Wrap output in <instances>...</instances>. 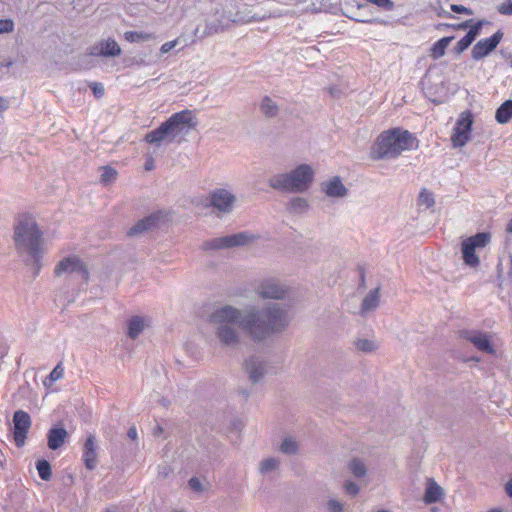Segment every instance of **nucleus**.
<instances>
[{
  "mask_svg": "<svg viewBox=\"0 0 512 512\" xmlns=\"http://www.w3.org/2000/svg\"><path fill=\"white\" fill-rule=\"evenodd\" d=\"M461 336L472 343L479 351L494 354L495 350L486 333L477 330H466L461 333Z\"/></svg>",
  "mask_w": 512,
  "mask_h": 512,
  "instance_id": "15",
  "label": "nucleus"
},
{
  "mask_svg": "<svg viewBox=\"0 0 512 512\" xmlns=\"http://www.w3.org/2000/svg\"><path fill=\"white\" fill-rule=\"evenodd\" d=\"M454 39L453 36L443 37L435 42L431 47V57L433 59H439L445 55L446 49Z\"/></svg>",
  "mask_w": 512,
  "mask_h": 512,
  "instance_id": "26",
  "label": "nucleus"
},
{
  "mask_svg": "<svg viewBox=\"0 0 512 512\" xmlns=\"http://www.w3.org/2000/svg\"><path fill=\"white\" fill-rule=\"evenodd\" d=\"M417 148L416 138L407 130L392 129L382 132L372 148L373 159H395L402 152Z\"/></svg>",
  "mask_w": 512,
  "mask_h": 512,
  "instance_id": "3",
  "label": "nucleus"
},
{
  "mask_svg": "<svg viewBox=\"0 0 512 512\" xmlns=\"http://www.w3.org/2000/svg\"><path fill=\"white\" fill-rule=\"evenodd\" d=\"M314 175V169L310 165L300 164L289 172L272 176L268 183L273 189L301 193L311 186Z\"/></svg>",
  "mask_w": 512,
  "mask_h": 512,
  "instance_id": "4",
  "label": "nucleus"
},
{
  "mask_svg": "<svg viewBox=\"0 0 512 512\" xmlns=\"http://www.w3.org/2000/svg\"><path fill=\"white\" fill-rule=\"evenodd\" d=\"M121 53V48L117 44L116 41L112 39H107L105 41H101L98 45L92 48V55H101V56H118Z\"/></svg>",
  "mask_w": 512,
  "mask_h": 512,
  "instance_id": "18",
  "label": "nucleus"
},
{
  "mask_svg": "<svg viewBox=\"0 0 512 512\" xmlns=\"http://www.w3.org/2000/svg\"><path fill=\"white\" fill-rule=\"evenodd\" d=\"M37 471L41 479L47 481L51 478V466L46 460H40L36 465Z\"/></svg>",
  "mask_w": 512,
  "mask_h": 512,
  "instance_id": "34",
  "label": "nucleus"
},
{
  "mask_svg": "<svg viewBox=\"0 0 512 512\" xmlns=\"http://www.w3.org/2000/svg\"><path fill=\"white\" fill-rule=\"evenodd\" d=\"M209 206L222 214L230 213L236 203L234 193L226 188H216L208 196Z\"/></svg>",
  "mask_w": 512,
  "mask_h": 512,
  "instance_id": "10",
  "label": "nucleus"
},
{
  "mask_svg": "<svg viewBox=\"0 0 512 512\" xmlns=\"http://www.w3.org/2000/svg\"><path fill=\"white\" fill-rule=\"evenodd\" d=\"M505 490L508 496L512 498V477L506 483Z\"/></svg>",
  "mask_w": 512,
  "mask_h": 512,
  "instance_id": "50",
  "label": "nucleus"
},
{
  "mask_svg": "<svg viewBox=\"0 0 512 512\" xmlns=\"http://www.w3.org/2000/svg\"><path fill=\"white\" fill-rule=\"evenodd\" d=\"M506 231L508 233H512V219L509 221V223L507 225V228H506Z\"/></svg>",
  "mask_w": 512,
  "mask_h": 512,
  "instance_id": "52",
  "label": "nucleus"
},
{
  "mask_svg": "<svg viewBox=\"0 0 512 512\" xmlns=\"http://www.w3.org/2000/svg\"><path fill=\"white\" fill-rule=\"evenodd\" d=\"M253 239V235L247 232H240L232 235H226L206 240L202 244V249L205 251H210L240 247L253 241Z\"/></svg>",
  "mask_w": 512,
  "mask_h": 512,
  "instance_id": "6",
  "label": "nucleus"
},
{
  "mask_svg": "<svg viewBox=\"0 0 512 512\" xmlns=\"http://www.w3.org/2000/svg\"><path fill=\"white\" fill-rule=\"evenodd\" d=\"M280 460L276 457H268L259 463V472L267 475L276 472L280 468Z\"/></svg>",
  "mask_w": 512,
  "mask_h": 512,
  "instance_id": "27",
  "label": "nucleus"
},
{
  "mask_svg": "<svg viewBox=\"0 0 512 512\" xmlns=\"http://www.w3.org/2000/svg\"><path fill=\"white\" fill-rule=\"evenodd\" d=\"M105 512H113V511H112V510H110V509H107V510H105Z\"/></svg>",
  "mask_w": 512,
  "mask_h": 512,
  "instance_id": "56",
  "label": "nucleus"
},
{
  "mask_svg": "<svg viewBox=\"0 0 512 512\" xmlns=\"http://www.w3.org/2000/svg\"><path fill=\"white\" fill-rule=\"evenodd\" d=\"M14 23L10 19H0V34L12 32Z\"/></svg>",
  "mask_w": 512,
  "mask_h": 512,
  "instance_id": "41",
  "label": "nucleus"
},
{
  "mask_svg": "<svg viewBox=\"0 0 512 512\" xmlns=\"http://www.w3.org/2000/svg\"><path fill=\"white\" fill-rule=\"evenodd\" d=\"M348 468L355 477L359 478L364 477L367 472L364 462L358 458L352 459L348 464Z\"/></svg>",
  "mask_w": 512,
  "mask_h": 512,
  "instance_id": "31",
  "label": "nucleus"
},
{
  "mask_svg": "<svg viewBox=\"0 0 512 512\" xmlns=\"http://www.w3.org/2000/svg\"><path fill=\"white\" fill-rule=\"evenodd\" d=\"M472 42H473V40L470 38V36H468L466 34L463 38H461L457 42L456 47H455L456 52L462 53L472 44Z\"/></svg>",
  "mask_w": 512,
  "mask_h": 512,
  "instance_id": "40",
  "label": "nucleus"
},
{
  "mask_svg": "<svg viewBox=\"0 0 512 512\" xmlns=\"http://www.w3.org/2000/svg\"><path fill=\"white\" fill-rule=\"evenodd\" d=\"M472 124L473 116L469 110L459 115L451 135V143L454 148L463 147L470 141Z\"/></svg>",
  "mask_w": 512,
  "mask_h": 512,
  "instance_id": "8",
  "label": "nucleus"
},
{
  "mask_svg": "<svg viewBox=\"0 0 512 512\" xmlns=\"http://www.w3.org/2000/svg\"><path fill=\"white\" fill-rule=\"evenodd\" d=\"M245 371L249 379L253 383H257L263 379L267 373V363L260 356H251L245 360Z\"/></svg>",
  "mask_w": 512,
  "mask_h": 512,
  "instance_id": "14",
  "label": "nucleus"
},
{
  "mask_svg": "<svg viewBox=\"0 0 512 512\" xmlns=\"http://www.w3.org/2000/svg\"><path fill=\"white\" fill-rule=\"evenodd\" d=\"M290 319L288 309L277 303L262 309L248 308L244 311L223 305L210 314L209 323L223 346L236 347L241 340V330L260 341L283 331Z\"/></svg>",
  "mask_w": 512,
  "mask_h": 512,
  "instance_id": "1",
  "label": "nucleus"
},
{
  "mask_svg": "<svg viewBox=\"0 0 512 512\" xmlns=\"http://www.w3.org/2000/svg\"><path fill=\"white\" fill-rule=\"evenodd\" d=\"M261 111L263 114H265L268 117H273L278 112V106L276 103L269 97L263 98L261 105H260Z\"/></svg>",
  "mask_w": 512,
  "mask_h": 512,
  "instance_id": "32",
  "label": "nucleus"
},
{
  "mask_svg": "<svg viewBox=\"0 0 512 512\" xmlns=\"http://www.w3.org/2000/svg\"><path fill=\"white\" fill-rule=\"evenodd\" d=\"M442 494V488L434 480L429 479L424 496L425 503L430 504L439 501Z\"/></svg>",
  "mask_w": 512,
  "mask_h": 512,
  "instance_id": "23",
  "label": "nucleus"
},
{
  "mask_svg": "<svg viewBox=\"0 0 512 512\" xmlns=\"http://www.w3.org/2000/svg\"><path fill=\"white\" fill-rule=\"evenodd\" d=\"M495 118L498 123H507L512 118V100H507L497 109Z\"/></svg>",
  "mask_w": 512,
  "mask_h": 512,
  "instance_id": "28",
  "label": "nucleus"
},
{
  "mask_svg": "<svg viewBox=\"0 0 512 512\" xmlns=\"http://www.w3.org/2000/svg\"><path fill=\"white\" fill-rule=\"evenodd\" d=\"M503 38L501 30L496 31L491 37L478 41L472 48L471 56L474 60L478 61L488 56Z\"/></svg>",
  "mask_w": 512,
  "mask_h": 512,
  "instance_id": "12",
  "label": "nucleus"
},
{
  "mask_svg": "<svg viewBox=\"0 0 512 512\" xmlns=\"http://www.w3.org/2000/svg\"><path fill=\"white\" fill-rule=\"evenodd\" d=\"M378 512H389V511L382 509V510H379Z\"/></svg>",
  "mask_w": 512,
  "mask_h": 512,
  "instance_id": "55",
  "label": "nucleus"
},
{
  "mask_svg": "<svg viewBox=\"0 0 512 512\" xmlns=\"http://www.w3.org/2000/svg\"><path fill=\"white\" fill-rule=\"evenodd\" d=\"M196 124L197 122L193 111L188 109L172 114L169 119L164 122L171 136V140H174L183 132L194 128Z\"/></svg>",
  "mask_w": 512,
  "mask_h": 512,
  "instance_id": "7",
  "label": "nucleus"
},
{
  "mask_svg": "<svg viewBox=\"0 0 512 512\" xmlns=\"http://www.w3.org/2000/svg\"><path fill=\"white\" fill-rule=\"evenodd\" d=\"M435 203L431 192L423 189L419 194V204L424 205L426 208L432 207Z\"/></svg>",
  "mask_w": 512,
  "mask_h": 512,
  "instance_id": "36",
  "label": "nucleus"
},
{
  "mask_svg": "<svg viewBox=\"0 0 512 512\" xmlns=\"http://www.w3.org/2000/svg\"><path fill=\"white\" fill-rule=\"evenodd\" d=\"M326 508L327 512H343L344 503L339 501L338 499L332 498L328 500Z\"/></svg>",
  "mask_w": 512,
  "mask_h": 512,
  "instance_id": "38",
  "label": "nucleus"
},
{
  "mask_svg": "<svg viewBox=\"0 0 512 512\" xmlns=\"http://www.w3.org/2000/svg\"><path fill=\"white\" fill-rule=\"evenodd\" d=\"M127 436L132 441H136L138 439V433L135 426H131L127 431Z\"/></svg>",
  "mask_w": 512,
  "mask_h": 512,
  "instance_id": "48",
  "label": "nucleus"
},
{
  "mask_svg": "<svg viewBox=\"0 0 512 512\" xmlns=\"http://www.w3.org/2000/svg\"><path fill=\"white\" fill-rule=\"evenodd\" d=\"M64 374V369L61 364H58L49 374L48 381H44V385H52L55 381L61 379Z\"/></svg>",
  "mask_w": 512,
  "mask_h": 512,
  "instance_id": "35",
  "label": "nucleus"
},
{
  "mask_svg": "<svg viewBox=\"0 0 512 512\" xmlns=\"http://www.w3.org/2000/svg\"><path fill=\"white\" fill-rule=\"evenodd\" d=\"M160 220V214H152L144 219L139 220L129 229V235H137L156 227Z\"/></svg>",
  "mask_w": 512,
  "mask_h": 512,
  "instance_id": "20",
  "label": "nucleus"
},
{
  "mask_svg": "<svg viewBox=\"0 0 512 512\" xmlns=\"http://www.w3.org/2000/svg\"><path fill=\"white\" fill-rule=\"evenodd\" d=\"M497 11L501 15L512 16V0H504L497 6Z\"/></svg>",
  "mask_w": 512,
  "mask_h": 512,
  "instance_id": "39",
  "label": "nucleus"
},
{
  "mask_svg": "<svg viewBox=\"0 0 512 512\" xmlns=\"http://www.w3.org/2000/svg\"><path fill=\"white\" fill-rule=\"evenodd\" d=\"M89 87L92 89L94 95L97 97V98H100L104 95V87L102 84L100 83H91L89 85Z\"/></svg>",
  "mask_w": 512,
  "mask_h": 512,
  "instance_id": "45",
  "label": "nucleus"
},
{
  "mask_svg": "<svg viewBox=\"0 0 512 512\" xmlns=\"http://www.w3.org/2000/svg\"><path fill=\"white\" fill-rule=\"evenodd\" d=\"M8 108H9V100L4 97H0V111L7 110Z\"/></svg>",
  "mask_w": 512,
  "mask_h": 512,
  "instance_id": "49",
  "label": "nucleus"
},
{
  "mask_svg": "<svg viewBox=\"0 0 512 512\" xmlns=\"http://www.w3.org/2000/svg\"><path fill=\"white\" fill-rule=\"evenodd\" d=\"M117 172L111 167H104L101 174V181L105 184L114 182L116 180Z\"/></svg>",
  "mask_w": 512,
  "mask_h": 512,
  "instance_id": "37",
  "label": "nucleus"
},
{
  "mask_svg": "<svg viewBox=\"0 0 512 512\" xmlns=\"http://www.w3.org/2000/svg\"><path fill=\"white\" fill-rule=\"evenodd\" d=\"M83 461L89 470H93L97 466V446L93 435H89L84 443Z\"/></svg>",
  "mask_w": 512,
  "mask_h": 512,
  "instance_id": "17",
  "label": "nucleus"
},
{
  "mask_svg": "<svg viewBox=\"0 0 512 512\" xmlns=\"http://www.w3.org/2000/svg\"><path fill=\"white\" fill-rule=\"evenodd\" d=\"M189 486L191 489L195 490V491H199L201 489V483L199 481L198 478H191L188 482Z\"/></svg>",
  "mask_w": 512,
  "mask_h": 512,
  "instance_id": "47",
  "label": "nucleus"
},
{
  "mask_svg": "<svg viewBox=\"0 0 512 512\" xmlns=\"http://www.w3.org/2000/svg\"><path fill=\"white\" fill-rule=\"evenodd\" d=\"M450 9L455 12V13H460V14H467V15H472L473 12L471 9L463 6V5H458V4H452L450 6Z\"/></svg>",
  "mask_w": 512,
  "mask_h": 512,
  "instance_id": "43",
  "label": "nucleus"
},
{
  "mask_svg": "<svg viewBox=\"0 0 512 512\" xmlns=\"http://www.w3.org/2000/svg\"><path fill=\"white\" fill-rule=\"evenodd\" d=\"M322 189L330 198H343L347 195L348 189L340 177L335 176L322 184Z\"/></svg>",
  "mask_w": 512,
  "mask_h": 512,
  "instance_id": "16",
  "label": "nucleus"
},
{
  "mask_svg": "<svg viewBox=\"0 0 512 512\" xmlns=\"http://www.w3.org/2000/svg\"><path fill=\"white\" fill-rule=\"evenodd\" d=\"M344 489L347 494L352 496L357 495L360 491L358 484L352 481H346L344 484Z\"/></svg>",
  "mask_w": 512,
  "mask_h": 512,
  "instance_id": "42",
  "label": "nucleus"
},
{
  "mask_svg": "<svg viewBox=\"0 0 512 512\" xmlns=\"http://www.w3.org/2000/svg\"><path fill=\"white\" fill-rule=\"evenodd\" d=\"M145 140L153 145L160 146L162 142H172L167 127L162 123L157 129L149 132L145 136Z\"/></svg>",
  "mask_w": 512,
  "mask_h": 512,
  "instance_id": "21",
  "label": "nucleus"
},
{
  "mask_svg": "<svg viewBox=\"0 0 512 512\" xmlns=\"http://www.w3.org/2000/svg\"><path fill=\"white\" fill-rule=\"evenodd\" d=\"M354 346L360 352L372 353L378 349L379 344L374 338H357Z\"/></svg>",
  "mask_w": 512,
  "mask_h": 512,
  "instance_id": "25",
  "label": "nucleus"
},
{
  "mask_svg": "<svg viewBox=\"0 0 512 512\" xmlns=\"http://www.w3.org/2000/svg\"><path fill=\"white\" fill-rule=\"evenodd\" d=\"M153 168V160L150 159L149 161H147L146 165H145V169L146 170H151Z\"/></svg>",
  "mask_w": 512,
  "mask_h": 512,
  "instance_id": "51",
  "label": "nucleus"
},
{
  "mask_svg": "<svg viewBox=\"0 0 512 512\" xmlns=\"http://www.w3.org/2000/svg\"><path fill=\"white\" fill-rule=\"evenodd\" d=\"M256 292L262 298L282 299L288 289L276 279H265L257 286Z\"/></svg>",
  "mask_w": 512,
  "mask_h": 512,
  "instance_id": "13",
  "label": "nucleus"
},
{
  "mask_svg": "<svg viewBox=\"0 0 512 512\" xmlns=\"http://www.w3.org/2000/svg\"><path fill=\"white\" fill-rule=\"evenodd\" d=\"M68 438V432L62 427H54L48 431L47 444L51 450L60 448Z\"/></svg>",
  "mask_w": 512,
  "mask_h": 512,
  "instance_id": "19",
  "label": "nucleus"
},
{
  "mask_svg": "<svg viewBox=\"0 0 512 512\" xmlns=\"http://www.w3.org/2000/svg\"><path fill=\"white\" fill-rule=\"evenodd\" d=\"M14 240L18 253L38 274L44 249L41 233L34 219L28 216L20 218L15 226Z\"/></svg>",
  "mask_w": 512,
  "mask_h": 512,
  "instance_id": "2",
  "label": "nucleus"
},
{
  "mask_svg": "<svg viewBox=\"0 0 512 512\" xmlns=\"http://www.w3.org/2000/svg\"><path fill=\"white\" fill-rule=\"evenodd\" d=\"M145 327L146 320L143 317H132L128 322V336L132 339L137 338Z\"/></svg>",
  "mask_w": 512,
  "mask_h": 512,
  "instance_id": "24",
  "label": "nucleus"
},
{
  "mask_svg": "<svg viewBox=\"0 0 512 512\" xmlns=\"http://www.w3.org/2000/svg\"><path fill=\"white\" fill-rule=\"evenodd\" d=\"M491 242V234L488 232L477 233L465 238L461 243L462 259L465 265L477 268L480 258L477 251L485 248Z\"/></svg>",
  "mask_w": 512,
  "mask_h": 512,
  "instance_id": "5",
  "label": "nucleus"
},
{
  "mask_svg": "<svg viewBox=\"0 0 512 512\" xmlns=\"http://www.w3.org/2000/svg\"><path fill=\"white\" fill-rule=\"evenodd\" d=\"M177 43H178L177 40H172V41H168V42L164 43L160 48L161 53L162 54L168 53L169 51H171L173 48L176 47Z\"/></svg>",
  "mask_w": 512,
  "mask_h": 512,
  "instance_id": "46",
  "label": "nucleus"
},
{
  "mask_svg": "<svg viewBox=\"0 0 512 512\" xmlns=\"http://www.w3.org/2000/svg\"><path fill=\"white\" fill-rule=\"evenodd\" d=\"M380 301V292L379 288H375L374 290L370 291L366 297L363 299L360 313L361 315H366L368 312L373 311L377 308Z\"/></svg>",
  "mask_w": 512,
  "mask_h": 512,
  "instance_id": "22",
  "label": "nucleus"
},
{
  "mask_svg": "<svg viewBox=\"0 0 512 512\" xmlns=\"http://www.w3.org/2000/svg\"><path fill=\"white\" fill-rule=\"evenodd\" d=\"M483 25V21H478L471 29L468 31L467 35L474 41L475 38L480 33V29Z\"/></svg>",
  "mask_w": 512,
  "mask_h": 512,
  "instance_id": "44",
  "label": "nucleus"
},
{
  "mask_svg": "<svg viewBox=\"0 0 512 512\" xmlns=\"http://www.w3.org/2000/svg\"><path fill=\"white\" fill-rule=\"evenodd\" d=\"M54 273L56 276L75 275L82 281H87L88 270L82 260L77 256H68L58 262Z\"/></svg>",
  "mask_w": 512,
  "mask_h": 512,
  "instance_id": "9",
  "label": "nucleus"
},
{
  "mask_svg": "<svg viewBox=\"0 0 512 512\" xmlns=\"http://www.w3.org/2000/svg\"><path fill=\"white\" fill-rule=\"evenodd\" d=\"M153 38V35L146 32L127 31L125 32V39L129 42L148 41Z\"/></svg>",
  "mask_w": 512,
  "mask_h": 512,
  "instance_id": "33",
  "label": "nucleus"
},
{
  "mask_svg": "<svg viewBox=\"0 0 512 512\" xmlns=\"http://www.w3.org/2000/svg\"><path fill=\"white\" fill-rule=\"evenodd\" d=\"M467 27V22L466 23H463V24H460L458 25V28H461V29H464Z\"/></svg>",
  "mask_w": 512,
  "mask_h": 512,
  "instance_id": "53",
  "label": "nucleus"
},
{
  "mask_svg": "<svg viewBox=\"0 0 512 512\" xmlns=\"http://www.w3.org/2000/svg\"><path fill=\"white\" fill-rule=\"evenodd\" d=\"M280 451L287 455H294L298 452L299 444L295 438L287 436L280 445Z\"/></svg>",
  "mask_w": 512,
  "mask_h": 512,
  "instance_id": "30",
  "label": "nucleus"
},
{
  "mask_svg": "<svg viewBox=\"0 0 512 512\" xmlns=\"http://www.w3.org/2000/svg\"><path fill=\"white\" fill-rule=\"evenodd\" d=\"M30 427L29 414L23 410H17L13 415V438L18 447L24 445Z\"/></svg>",
  "mask_w": 512,
  "mask_h": 512,
  "instance_id": "11",
  "label": "nucleus"
},
{
  "mask_svg": "<svg viewBox=\"0 0 512 512\" xmlns=\"http://www.w3.org/2000/svg\"><path fill=\"white\" fill-rule=\"evenodd\" d=\"M308 208H309V203L303 197H294V198L290 199L287 204V209L291 213H295V214L304 213L308 210Z\"/></svg>",
  "mask_w": 512,
  "mask_h": 512,
  "instance_id": "29",
  "label": "nucleus"
},
{
  "mask_svg": "<svg viewBox=\"0 0 512 512\" xmlns=\"http://www.w3.org/2000/svg\"><path fill=\"white\" fill-rule=\"evenodd\" d=\"M489 512H502V511H501V510H499V509H493V510H491V511H489Z\"/></svg>",
  "mask_w": 512,
  "mask_h": 512,
  "instance_id": "54",
  "label": "nucleus"
}]
</instances>
